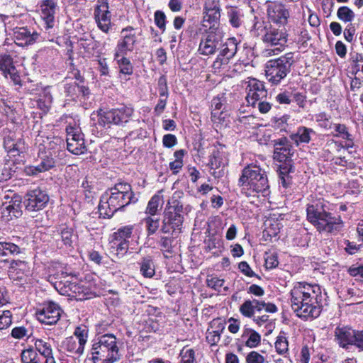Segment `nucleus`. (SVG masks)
I'll return each mask as SVG.
<instances>
[{"mask_svg":"<svg viewBox=\"0 0 363 363\" xmlns=\"http://www.w3.org/2000/svg\"><path fill=\"white\" fill-rule=\"evenodd\" d=\"M79 89V84L77 82L66 84L65 85V90L67 96H69L72 99L78 97V91Z\"/></svg>","mask_w":363,"mask_h":363,"instance_id":"obj_59","label":"nucleus"},{"mask_svg":"<svg viewBox=\"0 0 363 363\" xmlns=\"http://www.w3.org/2000/svg\"><path fill=\"white\" fill-rule=\"evenodd\" d=\"M26 263L21 260H12L10 263V275L13 278L21 279V275H18V270H24L26 268Z\"/></svg>","mask_w":363,"mask_h":363,"instance_id":"obj_42","label":"nucleus"},{"mask_svg":"<svg viewBox=\"0 0 363 363\" xmlns=\"http://www.w3.org/2000/svg\"><path fill=\"white\" fill-rule=\"evenodd\" d=\"M283 164L279 165V176L290 175L294 172V167L291 161L282 162Z\"/></svg>","mask_w":363,"mask_h":363,"instance_id":"obj_62","label":"nucleus"},{"mask_svg":"<svg viewBox=\"0 0 363 363\" xmlns=\"http://www.w3.org/2000/svg\"><path fill=\"white\" fill-rule=\"evenodd\" d=\"M173 242L174 238L172 237H161L158 245L160 247V250L167 253L173 252Z\"/></svg>","mask_w":363,"mask_h":363,"instance_id":"obj_48","label":"nucleus"},{"mask_svg":"<svg viewBox=\"0 0 363 363\" xmlns=\"http://www.w3.org/2000/svg\"><path fill=\"white\" fill-rule=\"evenodd\" d=\"M337 16L339 20L344 23L352 22L355 17L354 11L348 6H340L337 11Z\"/></svg>","mask_w":363,"mask_h":363,"instance_id":"obj_39","label":"nucleus"},{"mask_svg":"<svg viewBox=\"0 0 363 363\" xmlns=\"http://www.w3.org/2000/svg\"><path fill=\"white\" fill-rule=\"evenodd\" d=\"M291 308L302 319L318 318L322 311V294L320 286L297 282L291 290Z\"/></svg>","mask_w":363,"mask_h":363,"instance_id":"obj_1","label":"nucleus"},{"mask_svg":"<svg viewBox=\"0 0 363 363\" xmlns=\"http://www.w3.org/2000/svg\"><path fill=\"white\" fill-rule=\"evenodd\" d=\"M238 185L240 187L246 186L257 193H262L263 196L269 194V184L267 173L264 169L255 164H247L243 168Z\"/></svg>","mask_w":363,"mask_h":363,"instance_id":"obj_5","label":"nucleus"},{"mask_svg":"<svg viewBox=\"0 0 363 363\" xmlns=\"http://www.w3.org/2000/svg\"><path fill=\"white\" fill-rule=\"evenodd\" d=\"M267 14L275 25L284 26L289 17V12L281 3L274 2L268 6Z\"/></svg>","mask_w":363,"mask_h":363,"instance_id":"obj_23","label":"nucleus"},{"mask_svg":"<svg viewBox=\"0 0 363 363\" xmlns=\"http://www.w3.org/2000/svg\"><path fill=\"white\" fill-rule=\"evenodd\" d=\"M206 247L208 251H212L213 250L220 251L223 248V241L220 238L215 235H211L206 241Z\"/></svg>","mask_w":363,"mask_h":363,"instance_id":"obj_47","label":"nucleus"},{"mask_svg":"<svg viewBox=\"0 0 363 363\" xmlns=\"http://www.w3.org/2000/svg\"><path fill=\"white\" fill-rule=\"evenodd\" d=\"M294 62L293 52H288L279 57L268 60L265 64L267 79L272 84H280L290 73Z\"/></svg>","mask_w":363,"mask_h":363,"instance_id":"obj_6","label":"nucleus"},{"mask_svg":"<svg viewBox=\"0 0 363 363\" xmlns=\"http://www.w3.org/2000/svg\"><path fill=\"white\" fill-rule=\"evenodd\" d=\"M334 340L345 350L355 346L363 351V330H356L348 326H337L334 331Z\"/></svg>","mask_w":363,"mask_h":363,"instance_id":"obj_10","label":"nucleus"},{"mask_svg":"<svg viewBox=\"0 0 363 363\" xmlns=\"http://www.w3.org/2000/svg\"><path fill=\"white\" fill-rule=\"evenodd\" d=\"M64 349L71 354L80 356L84 349V346L79 343L77 339L73 337H69L63 342Z\"/></svg>","mask_w":363,"mask_h":363,"instance_id":"obj_34","label":"nucleus"},{"mask_svg":"<svg viewBox=\"0 0 363 363\" xmlns=\"http://www.w3.org/2000/svg\"><path fill=\"white\" fill-rule=\"evenodd\" d=\"M238 45L235 38H229L224 43L222 42L219 48V54L213 62V67L220 68L222 65H228L237 53Z\"/></svg>","mask_w":363,"mask_h":363,"instance_id":"obj_18","label":"nucleus"},{"mask_svg":"<svg viewBox=\"0 0 363 363\" xmlns=\"http://www.w3.org/2000/svg\"><path fill=\"white\" fill-rule=\"evenodd\" d=\"M347 272L356 280L363 281V262L362 264H352L347 269Z\"/></svg>","mask_w":363,"mask_h":363,"instance_id":"obj_49","label":"nucleus"},{"mask_svg":"<svg viewBox=\"0 0 363 363\" xmlns=\"http://www.w3.org/2000/svg\"><path fill=\"white\" fill-rule=\"evenodd\" d=\"M58 9L56 0H42L40 4V18L46 30L52 29L55 25V16Z\"/></svg>","mask_w":363,"mask_h":363,"instance_id":"obj_22","label":"nucleus"},{"mask_svg":"<svg viewBox=\"0 0 363 363\" xmlns=\"http://www.w3.org/2000/svg\"><path fill=\"white\" fill-rule=\"evenodd\" d=\"M227 16L230 24L234 28H239L243 23L244 13L242 10L238 7H227Z\"/></svg>","mask_w":363,"mask_h":363,"instance_id":"obj_30","label":"nucleus"},{"mask_svg":"<svg viewBox=\"0 0 363 363\" xmlns=\"http://www.w3.org/2000/svg\"><path fill=\"white\" fill-rule=\"evenodd\" d=\"M220 11V0H205L203 26L206 28L209 26L219 27Z\"/></svg>","mask_w":363,"mask_h":363,"instance_id":"obj_17","label":"nucleus"},{"mask_svg":"<svg viewBox=\"0 0 363 363\" xmlns=\"http://www.w3.org/2000/svg\"><path fill=\"white\" fill-rule=\"evenodd\" d=\"M26 150V145L23 139L21 137H17L13 143V149L9 151V154L13 157L20 155Z\"/></svg>","mask_w":363,"mask_h":363,"instance_id":"obj_50","label":"nucleus"},{"mask_svg":"<svg viewBox=\"0 0 363 363\" xmlns=\"http://www.w3.org/2000/svg\"><path fill=\"white\" fill-rule=\"evenodd\" d=\"M34 357H37V352L33 348L30 347L22 350L21 354V359L22 363H28Z\"/></svg>","mask_w":363,"mask_h":363,"instance_id":"obj_58","label":"nucleus"},{"mask_svg":"<svg viewBox=\"0 0 363 363\" xmlns=\"http://www.w3.org/2000/svg\"><path fill=\"white\" fill-rule=\"evenodd\" d=\"M334 129L335 132H337L335 136L341 138L343 140H346L348 147H352L354 138L349 132L348 128L345 125L340 123L334 124Z\"/></svg>","mask_w":363,"mask_h":363,"instance_id":"obj_38","label":"nucleus"},{"mask_svg":"<svg viewBox=\"0 0 363 363\" xmlns=\"http://www.w3.org/2000/svg\"><path fill=\"white\" fill-rule=\"evenodd\" d=\"M108 9V0H98L94 13L99 28L106 33L111 27V14Z\"/></svg>","mask_w":363,"mask_h":363,"instance_id":"obj_19","label":"nucleus"},{"mask_svg":"<svg viewBox=\"0 0 363 363\" xmlns=\"http://www.w3.org/2000/svg\"><path fill=\"white\" fill-rule=\"evenodd\" d=\"M126 55H121L120 57H116L114 60L119 68V72L124 75H131L133 72V66L130 60L125 57Z\"/></svg>","mask_w":363,"mask_h":363,"instance_id":"obj_37","label":"nucleus"},{"mask_svg":"<svg viewBox=\"0 0 363 363\" xmlns=\"http://www.w3.org/2000/svg\"><path fill=\"white\" fill-rule=\"evenodd\" d=\"M288 340L285 336L284 333L281 332L279 335L277 337L275 342V348L277 353L279 354H284L289 350Z\"/></svg>","mask_w":363,"mask_h":363,"instance_id":"obj_43","label":"nucleus"},{"mask_svg":"<svg viewBox=\"0 0 363 363\" xmlns=\"http://www.w3.org/2000/svg\"><path fill=\"white\" fill-rule=\"evenodd\" d=\"M49 201V196L40 188L28 190L24 196V206L29 212H36L43 209Z\"/></svg>","mask_w":363,"mask_h":363,"instance_id":"obj_12","label":"nucleus"},{"mask_svg":"<svg viewBox=\"0 0 363 363\" xmlns=\"http://www.w3.org/2000/svg\"><path fill=\"white\" fill-rule=\"evenodd\" d=\"M247 104L253 107L256 106L257 102L264 99L267 96V91L264 84L256 79H251L246 87Z\"/></svg>","mask_w":363,"mask_h":363,"instance_id":"obj_20","label":"nucleus"},{"mask_svg":"<svg viewBox=\"0 0 363 363\" xmlns=\"http://www.w3.org/2000/svg\"><path fill=\"white\" fill-rule=\"evenodd\" d=\"M247 363H264V357L257 352L252 351L246 357Z\"/></svg>","mask_w":363,"mask_h":363,"instance_id":"obj_61","label":"nucleus"},{"mask_svg":"<svg viewBox=\"0 0 363 363\" xmlns=\"http://www.w3.org/2000/svg\"><path fill=\"white\" fill-rule=\"evenodd\" d=\"M311 133H315L313 129L301 126L297 129L296 133L290 135V138L298 146L301 143H308L311 140Z\"/></svg>","mask_w":363,"mask_h":363,"instance_id":"obj_31","label":"nucleus"},{"mask_svg":"<svg viewBox=\"0 0 363 363\" xmlns=\"http://www.w3.org/2000/svg\"><path fill=\"white\" fill-rule=\"evenodd\" d=\"M140 274L145 278H152L155 274V266L150 256L143 257L138 262Z\"/></svg>","mask_w":363,"mask_h":363,"instance_id":"obj_33","label":"nucleus"},{"mask_svg":"<svg viewBox=\"0 0 363 363\" xmlns=\"http://www.w3.org/2000/svg\"><path fill=\"white\" fill-rule=\"evenodd\" d=\"M254 32L257 36L262 35L264 43L271 45L284 46L287 42L286 30L284 26L265 24L264 21L254 24Z\"/></svg>","mask_w":363,"mask_h":363,"instance_id":"obj_9","label":"nucleus"},{"mask_svg":"<svg viewBox=\"0 0 363 363\" xmlns=\"http://www.w3.org/2000/svg\"><path fill=\"white\" fill-rule=\"evenodd\" d=\"M74 335L77 337V340L84 346L87 339V330L80 327H77L75 329Z\"/></svg>","mask_w":363,"mask_h":363,"instance_id":"obj_63","label":"nucleus"},{"mask_svg":"<svg viewBox=\"0 0 363 363\" xmlns=\"http://www.w3.org/2000/svg\"><path fill=\"white\" fill-rule=\"evenodd\" d=\"M133 229V228L131 225L121 227L113 233L111 240L129 244V239L131 238Z\"/></svg>","mask_w":363,"mask_h":363,"instance_id":"obj_35","label":"nucleus"},{"mask_svg":"<svg viewBox=\"0 0 363 363\" xmlns=\"http://www.w3.org/2000/svg\"><path fill=\"white\" fill-rule=\"evenodd\" d=\"M161 201V196L154 195L148 201L145 213L155 216L158 211V207Z\"/></svg>","mask_w":363,"mask_h":363,"instance_id":"obj_46","label":"nucleus"},{"mask_svg":"<svg viewBox=\"0 0 363 363\" xmlns=\"http://www.w3.org/2000/svg\"><path fill=\"white\" fill-rule=\"evenodd\" d=\"M0 71H1L2 74L6 78H8L9 76V78L15 84H21V77L13 65V58L10 55H0Z\"/></svg>","mask_w":363,"mask_h":363,"instance_id":"obj_24","label":"nucleus"},{"mask_svg":"<svg viewBox=\"0 0 363 363\" xmlns=\"http://www.w3.org/2000/svg\"><path fill=\"white\" fill-rule=\"evenodd\" d=\"M34 345L36 350L43 357L48 356L52 353L51 345L42 339H37L35 341Z\"/></svg>","mask_w":363,"mask_h":363,"instance_id":"obj_44","label":"nucleus"},{"mask_svg":"<svg viewBox=\"0 0 363 363\" xmlns=\"http://www.w3.org/2000/svg\"><path fill=\"white\" fill-rule=\"evenodd\" d=\"M110 243L112 252H114L119 258L123 257L127 253L129 248L128 242L111 240Z\"/></svg>","mask_w":363,"mask_h":363,"instance_id":"obj_40","label":"nucleus"},{"mask_svg":"<svg viewBox=\"0 0 363 363\" xmlns=\"http://www.w3.org/2000/svg\"><path fill=\"white\" fill-rule=\"evenodd\" d=\"M40 162L37 165H30L25 168V172L28 176H36L39 173L49 171L56 167L62 160L55 157L50 152H40L38 153Z\"/></svg>","mask_w":363,"mask_h":363,"instance_id":"obj_14","label":"nucleus"},{"mask_svg":"<svg viewBox=\"0 0 363 363\" xmlns=\"http://www.w3.org/2000/svg\"><path fill=\"white\" fill-rule=\"evenodd\" d=\"M143 222L145 224L148 235L155 234L160 227V218L152 216L145 218Z\"/></svg>","mask_w":363,"mask_h":363,"instance_id":"obj_41","label":"nucleus"},{"mask_svg":"<svg viewBox=\"0 0 363 363\" xmlns=\"http://www.w3.org/2000/svg\"><path fill=\"white\" fill-rule=\"evenodd\" d=\"M2 209L4 216L7 217L8 220L19 218L22 215L21 201L18 197H14L8 203H4Z\"/></svg>","mask_w":363,"mask_h":363,"instance_id":"obj_26","label":"nucleus"},{"mask_svg":"<svg viewBox=\"0 0 363 363\" xmlns=\"http://www.w3.org/2000/svg\"><path fill=\"white\" fill-rule=\"evenodd\" d=\"M154 21L156 26L162 31L164 32L166 29V15L160 10H157L154 13Z\"/></svg>","mask_w":363,"mask_h":363,"instance_id":"obj_53","label":"nucleus"},{"mask_svg":"<svg viewBox=\"0 0 363 363\" xmlns=\"http://www.w3.org/2000/svg\"><path fill=\"white\" fill-rule=\"evenodd\" d=\"M86 290H87V289L85 288L83 284H77L73 281L72 284H71L69 293L67 296H72L82 299L84 298V295H86Z\"/></svg>","mask_w":363,"mask_h":363,"instance_id":"obj_45","label":"nucleus"},{"mask_svg":"<svg viewBox=\"0 0 363 363\" xmlns=\"http://www.w3.org/2000/svg\"><path fill=\"white\" fill-rule=\"evenodd\" d=\"M137 201L138 199L131 185L126 182H118L101 196L98 207L99 213L101 217L110 218L118 211Z\"/></svg>","mask_w":363,"mask_h":363,"instance_id":"obj_2","label":"nucleus"},{"mask_svg":"<svg viewBox=\"0 0 363 363\" xmlns=\"http://www.w3.org/2000/svg\"><path fill=\"white\" fill-rule=\"evenodd\" d=\"M57 234L60 235L61 241L66 247H72L73 243L77 240L78 235L72 227L62 224L57 227Z\"/></svg>","mask_w":363,"mask_h":363,"instance_id":"obj_27","label":"nucleus"},{"mask_svg":"<svg viewBox=\"0 0 363 363\" xmlns=\"http://www.w3.org/2000/svg\"><path fill=\"white\" fill-rule=\"evenodd\" d=\"M12 323V314L10 311H4L0 315V330L8 328Z\"/></svg>","mask_w":363,"mask_h":363,"instance_id":"obj_56","label":"nucleus"},{"mask_svg":"<svg viewBox=\"0 0 363 363\" xmlns=\"http://www.w3.org/2000/svg\"><path fill=\"white\" fill-rule=\"evenodd\" d=\"M45 152L51 153L52 156L60 160H64L66 156L64 140L60 137L53 138L48 143Z\"/></svg>","mask_w":363,"mask_h":363,"instance_id":"obj_28","label":"nucleus"},{"mask_svg":"<svg viewBox=\"0 0 363 363\" xmlns=\"http://www.w3.org/2000/svg\"><path fill=\"white\" fill-rule=\"evenodd\" d=\"M181 363H195V352L193 349H183L180 352Z\"/></svg>","mask_w":363,"mask_h":363,"instance_id":"obj_55","label":"nucleus"},{"mask_svg":"<svg viewBox=\"0 0 363 363\" xmlns=\"http://www.w3.org/2000/svg\"><path fill=\"white\" fill-rule=\"evenodd\" d=\"M183 213L182 201L174 198L169 200L164 211L161 232L165 234L180 233L184 223Z\"/></svg>","mask_w":363,"mask_h":363,"instance_id":"obj_7","label":"nucleus"},{"mask_svg":"<svg viewBox=\"0 0 363 363\" xmlns=\"http://www.w3.org/2000/svg\"><path fill=\"white\" fill-rule=\"evenodd\" d=\"M294 151L291 146L283 147H275L274 151L273 157L275 160L280 162L291 161L290 159L293 155Z\"/></svg>","mask_w":363,"mask_h":363,"instance_id":"obj_36","label":"nucleus"},{"mask_svg":"<svg viewBox=\"0 0 363 363\" xmlns=\"http://www.w3.org/2000/svg\"><path fill=\"white\" fill-rule=\"evenodd\" d=\"M238 268L240 272L247 277H253L256 276V274L252 271L247 262L242 261L240 262Z\"/></svg>","mask_w":363,"mask_h":363,"instance_id":"obj_64","label":"nucleus"},{"mask_svg":"<svg viewBox=\"0 0 363 363\" xmlns=\"http://www.w3.org/2000/svg\"><path fill=\"white\" fill-rule=\"evenodd\" d=\"M38 33L33 28L16 27L13 29V37L16 45L21 47L29 46L35 43L40 38Z\"/></svg>","mask_w":363,"mask_h":363,"instance_id":"obj_21","label":"nucleus"},{"mask_svg":"<svg viewBox=\"0 0 363 363\" xmlns=\"http://www.w3.org/2000/svg\"><path fill=\"white\" fill-rule=\"evenodd\" d=\"M210 172L215 178H220L225 173L227 160L223 152L214 150L209 161Z\"/></svg>","mask_w":363,"mask_h":363,"instance_id":"obj_25","label":"nucleus"},{"mask_svg":"<svg viewBox=\"0 0 363 363\" xmlns=\"http://www.w3.org/2000/svg\"><path fill=\"white\" fill-rule=\"evenodd\" d=\"M224 279H220L217 277L208 276L206 279L207 286L218 291H220L221 287H223L224 284Z\"/></svg>","mask_w":363,"mask_h":363,"instance_id":"obj_52","label":"nucleus"},{"mask_svg":"<svg viewBox=\"0 0 363 363\" xmlns=\"http://www.w3.org/2000/svg\"><path fill=\"white\" fill-rule=\"evenodd\" d=\"M5 256L17 255L22 253V249L17 245L10 242H3Z\"/></svg>","mask_w":363,"mask_h":363,"instance_id":"obj_51","label":"nucleus"},{"mask_svg":"<svg viewBox=\"0 0 363 363\" xmlns=\"http://www.w3.org/2000/svg\"><path fill=\"white\" fill-rule=\"evenodd\" d=\"M223 33L219 27L209 26L205 35L201 38L198 51L203 55H211L216 53L218 47L221 45Z\"/></svg>","mask_w":363,"mask_h":363,"instance_id":"obj_11","label":"nucleus"},{"mask_svg":"<svg viewBox=\"0 0 363 363\" xmlns=\"http://www.w3.org/2000/svg\"><path fill=\"white\" fill-rule=\"evenodd\" d=\"M62 310L55 303L50 301L45 303L42 308L36 311L37 319L47 325H55L60 320Z\"/></svg>","mask_w":363,"mask_h":363,"instance_id":"obj_15","label":"nucleus"},{"mask_svg":"<svg viewBox=\"0 0 363 363\" xmlns=\"http://www.w3.org/2000/svg\"><path fill=\"white\" fill-rule=\"evenodd\" d=\"M133 113L134 109L125 105L110 109H99L98 123L104 128H110L111 125H124L129 121Z\"/></svg>","mask_w":363,"mask_h":363,"instance_id":"obj_8","label":"nucleus"},{"mask_svg":"<svg viewBox=\"0 0 363 363\" xmlns=\"http://www.w3.org/2000/svg\"><path fill=\"white\" fill-rule=\"evenodd\" d=\"M259 300L253 298L252 300H245L240 305L239 311L240 313L246 318L254 317L255 311L259 312Z\"/></svg>","mask_w":363,"mask_h":363,"instance_id":"obj_32","label":"nucleus"},{"mask_svg":"<svg viewBox=\"0 0 363 363\" xmlns=\"http://www.w3.org/2000/svg\"><path fill=\"white\" fill-rule=\"evenodd\" d=\"M91 359L93 363H115L121 354L116 337L110 333L99 336L92 344Z\"/></svg>","mask_w":363,"mask_h":363,"instance_id":"obj_4","label":"nucleus"},{"mask_svg":"<svg viewBox=\"0 0 363 363\" xmlns=\"http://www.w3.org/2000/svg\"><path fill=\"white\" fill-rule=\"evenodd\" d=\"M134 28L128 26L121 30V38L118 40L115 48L114 56L120 57L121 55H126L128 52H133L137 42V38L133 33Z\"/></svg>","mask_w":363,"mask_h":363,"instance_id":"obj_16","label":"nucleus"},{"mask_svg":"<svg viewBox=\"0 0 363 363\" xmlns=\"http://www.w3.org/2000/svg\"><path fill=\"white\" fill-rule=\"evenodd\" d=\"M307 220L319 232L332 233L337 230L341 225L340 217L333 216L327 211L324 200H318L308 204L306 208Z\"/></svg>","mask_w":363,"mask_h":363,"instance_id":"obj_3","label":"nucleus"},{"mask_svg":"<svg viewBox=\"0 0 363 363\" xmlns=\"http://www.w3.org/2000/svg\"><path fill=\"white\" fill-rule=\"evenodd\" d=\"M58 280H56L54 283L55 289L62 295L68 296L69 293V289L71 284H72V280H69L67 278L69 276L67 272L62 271L60 274H58Z\"/></svg>","mask_w":363,"mask_h":363,"instance_id":"obj_29","label":"nucleus"},{"mask_svg":"<svg viewBox=\"0 0 363 363\" xmlns=\"http://www.w3.org/2000/svg\"><path fill=\"white\" fill-rule=\"evenodd\" d=\"M206 340L211 345H216L220 341V333L217 330L207 331L206 333Z\"/></svg>","mask_w":363,"mask_h":363,"instance_id":"obj_60","label":"nucleus"},{"mask_svg":"<svg viewBox=\"0 0 363 363\" xmlns=\"http://www.w3.org/2000/svg\"><path fill=\"white\" fill-rule=\"evenodd\" d=\"M279 264L278 256L275 252L266 253L265 265L267 269H274Z\"/></svg>","mask_w":363,"mask_h":363,"instance_id":"obj_57","label":"nucleus"},{"mask_svg":"<svg viewBox=\"0 0 363 363\" xmlns=\"http://www.w3.org/2000/svg\"><path fill=\"white\" fill-rule=\"evenodd\" d=\"M66 133L68 151L77 155L85 153L87 150L84 145V135L81 129L77 126L67 125Z\"/></svg>","mask_w":363,"mask_h":363,"instance_id":"obj_13","label":"nucleus"},{"mask_svg":"<svg viewBox=\"0 0 363 363\" xmlns=\"http://www.w3.org/2000/svg\"><path fill=\"white\" fill-rule=\"evenodd\" d=\"M250 333V337L245 342V345L250 348L256 347L261 342V336L254 330H247Z\"/></svg>","mask_w":363,"mask_h":363,"instance_id":"obj_54","label":"nucleus"}]
</instances>
